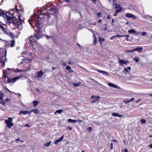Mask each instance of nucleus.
<instances>
[{
	"label": "nucleus",
	"mask_w": 152,
	"mask_h": 152,
	"mask_svg": "<svg viewBox=\"0 0 152 152\" xmlns=\"http://www.w3.org/2000/svg\"><path fill=\"white\" fill-rule=\"evenodd\" d=\"M7 14L8 12H7V14L4 13V11L0 10V16H2L4 18L7 24L12 26H16V24L15 18L12 16H10Z\"/></svg>",
	"instance_id": "obj_1"
},
{
	"label": "nucleus",
	"mask_w": 152,
	"mask_h": 152,
	"mask_svg": "<svg viewBox=\"0 0 152 152\" xmlns=\"http://www.w3.org/2000/svg\"><path fill=\"white\" fill-rule=\"evenodd\" d=\"M19 18V21L17 22L16 19L15 18V20H16V25L15 26H12V25H10V27H12V28H15V27L18 26V27L21 30L22 28V16H21L19 15L18 17Z\"/></svg>",
	"instance_id": "obj_2"
},
{
	"label": "nucleus",
	"mask_w": 152,
	"mask_h": 152,
	"mask_svg": "<svg viewBox=\"0 0 152 152\" xmlns=\"http://www.w3.org/2000/svg\"><path fill=\"white\" fill-rule=\"evenodd\" d=\"M12 118L11 117H9L8 120H6L5 121V123L7 124V127L10 128L11 127L14 126V124L12 123Z\"/></svg>",
	"instance_id": "obj_3"
},
{
	"label": "nucleus",
	"mask_w": 152,
	"mask_h": 152,
	"mask_svg": "<svg viewBox=\"0 0 152 152\" xmlns=\"http://www.w3.org/2000/svg\"><path fill=\"white\" fill-rule=\"evenodd\" d=\"M6 53L7 51H6L5 55L0 56V63L2 64V65L3 66H5V63L7 61V59L6 57Z\"/></svg>",
	"instance_id": "obj_4"
},
{
	"label": "nucleus",
	"mask_w": 152,
	"mask_h": 152,
	"mask_svg": "<svg viewBox=\"0 0 152 152\" xmlns=\"http://www.w3.org/2000/svg\"><path fill=\"white\" fill-rule=\"evenodd\" d=\"M7 80L9 83H14L20 78V76H17L11 78H10L8 77H7Z\"/></svg>",
	"instance_id": "obj_5"
},
{
	"label": "nucleus",
	"mask_w": 152,
	"mask_h": 152,
	"mask_svg": "<svg viewBox=\"0 0 152 152\" xmlns=\"http://www.w3.org/2000/svg\"><path fill=\"white\" fill-rule=\"evenodd\" d=\"M48 11L50 12L49 14H53L54 12H56V7L54 6H53L50 7V9H48ZM48 13L47 12V14H48Z\"/></svg>",
	"instance_id": "obj_6"
},
{
	"label": "nucleus",
	"mask_w": 152,
	"mask_h": 152,
	"mask_svg": "<svg viewBox=\"0 0 152 152\" xmlns=\"http://www.w3.org/2000/svg\"><path fill=\"white\" fill-rule=\"evenodd\" d=\"M43 19V18H41L39 17H37V19L35 20V25H37L38 24L39 26V25L41 24L42 23V22L41 21Z\"/></svg>",
	"instance_id": "obj_7"
},
{
	"label": "nucleus",
	"mask_w": 152,
	"mask_h": 152,
	"mask_svg": "<svg viewBox=\"0 0 152 152\" xmlns=\"http://www.w3.org/2000/svg\"><path fill=\"white\" fill-rule=\"evenodd\" d=\"M22 114H23V115H25L26 114H28V115H30V111L28 110H21L19 113V115H20Z\"/></svg>",
	"instance_id": "obj_8"
},
{
	"label": "nucleus",
	"mask_w": 152,
	"mask_h": 152,
	"mask_svg": "<svg viewBox=\"0 0 152 152\" xmlns=\"http://www.w3.org/2000/svg\"><path fill=\"white\" fill-rule=\"evenodd\" d=\"M119 63L122 64H125L126 65L129 62V61L127 60L124 61L122 59H118Z\"/></svg>",
	"instance_id": "obj_9"
},
{
	"label": "nucleus",
	"mask_w": 152,
	"mask_h": 152,
	"mask_svg": "<svg viewBox=\"0 0 152 152\" xmlns=\"http://www.w3.org/2000/svg\"><path fill=\"white\" fill-rule=\"evenodd\" d=\"M64 135H62L61 137L56 140L54 142V144L55 145H57L59 142L61 141L64 139Z\"/></svg>",
	"instance_id": "obj_10"
},
{
	"label": "nucleus",
	"mask_w": 152,
	"mask_h": 152,
	"mask_svg": "<svg viewBox=\"0 0 152 152\" xmlns=\"http://www.w3.org/2000/svg\"><path fill=\"white\" fill-rule=\"evenodd\" d=\"M108 85L110 87L117 89H119L120 88V87L119 86H118L115 84L111 83H109L108 84Z\"/></svg>",
	"instance_id": "obj_11"
},
{
	"label": "nucleus",
	"mask_w": 152,
	"mask_h": 152,
	"mask_svg": "<svg viewBox=\"0 0 152 152\" xmlns=\"http://www.w3.org/2000/svg\"><path fill=\"white\" fill-rule=\"evenodd\" d=\"M97 71L100 73H102L103 75H106L107 76L110 77V75L107 72L98 69Z\"/></svg>",
	"instance_id": "obj_12"
},
{
	"label": "nucleus",
	"mask_w": 152,
	"mask_h": 152,
	"mask_svg": "<svg viewBox=\"0 0 152 152\" xmlns=\"http://www.w3.org/2000/svg\"><path fill=\"white\" fill-rule=\"evenodd\" d=\"M35 37H34V36H31V37H30L29 39H28V41H29V42L31 44H33L34 42H35Z\"/></svg>",
	"instance_id": "obj_13"
},
{
	"label": "nucleus",
	"mask_w": 152,
	"mask_h": 152,
	"mask_svg": "<svg viewBox=\"0 0 152 152\" xmlns=\"http://www.w3.org/2000/svg\"><path fill=\"white\" fill-rule=\"evenodd\" d=\"M5 32L6 34L9 36L12 39H13L15 38V36L13 35L11 32L7 31H6Z\"/></svg>",
	"instance_id": "obj_14"
},
{
	"label": "nucleus",
	"mask_w": 152,
	"mask_h": 152,
	"mask_svg": "<svg viewBox=\"0 0 152 152\" xmlns=\"http://www.w3.org/2000/svg\"><path fill=\"white\" fill-rule=\"evenodd\" d=\"M126 16L127 18H132L133 19L136 18V17L133 14L131 13H127L126 15Z\"/></svg>",
	"instance_id": "obj_15"
},
{
	"label": "nucleus",
	"mask_w": 152,
	"mask_h": 152,
	"mask_svg": "<svg viewBox=\"0 0 152 152\" xmlns=\"http://www.w3.org/2000/svg\"><path fill=\"white\" fill-rule=\"evenodd\" d=\"M112 115L113 116L118 117L120 118L124 116L123 115H120L118 113H113L112 114Z\"/></svg>",
	"instance_id": "obj_16"
},
{
	"label": "nucleus",
	"mask_w": 152,
	"mask_h": 152,
	"mask_svg": "<svg viewBox=\"0 0 152 152\" xmlns=\"http://www.w3.org/2000/svg\"><path fill=\"white\" fill-rule=\"evenodd\" d=\"M35 27L37 28V29H34V31L36 32L37 34H39L41 28H40L39 27V26L38 24H37V25H35Z\"/></svg>",
	"instance_id": "obj_17"
},
{
	"label": "nucleus",
	"mask_w": 152,
	"mask_h": 152,
	"mask_svg": "<svg viewBox=\"0 0 152 152\" xmlns=\"http://www.w3.org/2000/svg\"><path fill=\"white\" fill-rule=\"evenodd\" d=\"M37 77H41L44 74V72H43L42 70L39 71L37 72Z\"/></svg>",
	"instance_id": "obj_18"
},
{
	"label": "nucleus",
	"mask_w": 152,
	"mask_h": 152,
	"mask_svg": "<svg viewBox=\"0 0 152 152\" xmlns=\"http://www.w3.org/2000/svg\"><path fill=\"white\" fill-rule=\"evenodd\" d=\"M134 51H137L139 52H141L143 50V48L141 47H138L136 48H134Z\"/></svg>",
	"instance_id": "obj_19"
},
{
	"label": "nucleus",
	"mask_w": 152,
	"mask_h": 152,
	"mask_svg": "<svg viewBox=\"0 0 152 152\" xmlns=\"http://www.w3.org/2000/svg\"><path fill=\"white\" fill-rule=\"evenodd\" d=\"M91 98L94 99V100H95L96 101H98L100 98V97L99 96H95L93 95L91 96Z\"/></svg>",
	"instance_id": "obj_20"
},
{
	"label": "nucleus",
	"mask_w": 152,
	"mask_h": 152,
	"mask_svg": "<svg viewBox=\"0 0 152 152\" xmlns=\"http://www.w3.org/2000/svg\"><path fill=\"white\" fill-rule=\"evenodd\" d=\"M32 112H34V113L37 114L39 113V111L37 109H32L30 110L31 114Z\"/></svg>",
	"instance_id": "obj_21"
},
{
	"label": "nucleus",
	"mask_w": 152,
	"mask_h": 152,
	"mask_svg": "<svg viewBox=\"0 0 152 152\" xmlns=\"http://www.w3.org/2000/svg\"><path fill=\"white\" fill-rule=\"evenodd\" d=\"M68 121L69 122L75 123L77 121L75 120H72L71 119L69 118L68 119Z\"/></svg>",
	"instance_id": "obj_22"
},
{
	"label": "nucleus",
	"mask_w": 152,
	"mask_h": 152,
	"mask_svg": "<svg viewBox=\"0 0 152 152\" xmlns=\"http://www.w3.org/2000/svg\"><path fill=\"white\" fill-rule=\"evenodd\" d=\"M128 32L129 34H133L134 33H136L135 31L133 29H131L129 30Z\"/></svg>",
	"instance_id": "obj_23"
},
{
	"label": "nucleus",
	"mask_w": 152,
	"mask_h": 152,
	"mask_svg": "<svg viewBox=\"0 0 152 152\" xmlns=\"http://www.w3.org/2000/svg\"><path fill=\"white\" fill-rule=\"evenodd\" d=\"M38 102L36 100H34L32 102L34 104V107H36L38 104Z\"/></svg>",
	"instance_id": "obj_24"
},
{
	"label": "nucleus",
	"mask_w": 152,
	"mask_h": 152,
	"mask_svg": "<svg viewBox=\"0 0 152 152\" xmlns=\"http://www.w3.org/2000/svg\"><path fill=\"white\" fill-rule=\"evenodd\" d=\"M51 142V141L47 142L44 144V145L45 147L49 146L50 145Z\"/></svg>",
	"instance_id": "obj_25"
},
{
	"label": "nucleus",
	"mask_w": 152,
	"mask_h": 152,
	"mask_svg": "<svg viewBox=\"0 0 152 152\" xmlns=\"http://www.w3.org/2000/svg\"><path fill=\"white\" fill-rule=\"evenodd\" d=\"M122 10V8H121L119 9H117L115 11V12H116V13H118V12H121Z\"/></svg>",
	"instance_id": "obj_26"
},
{
	"label": "nucleus",
	"mask_w": 152,
	"mask_h": 152,
	"mask_svg": "<svg viewBox=\"0 0 152 152\" xmlns=\"http://www.w3.org/2000/svg\"><path fill=\"white\" fill-rule=\"evenodd\" d=\"M63 111V110H57L55 112V114H56L57 113H58L59 114H60Z\"/></svg>",
	"instance_id": "obj_27"
},
{
	"label": "nucleus",
	"mask_w": 152,
	"mask_h": 152,
	"mask_svg": "<svg viewBox=\"0 0 152 152\" xmlns=\"http://www.w3.org/2000/svg\"><path fill=\"white\" fill-rule=\"evenodd\" d=\"M115 5H116V6L115 7V9H118L122 8V7H121L120 5L119 4H117L116 3L115 4Z\"/></svg>",
	"instance_id": "obj_28"
},
{
	"label": "nucleus",
	"mask_w": 152,
	"mask_h": 152,
	"mask_svg": "<svg viewBox=\"0 0 152 152\" xmlns=\"http://www.w3.org/2000/svg\"><path fill=\"white\" fill-rule=\"evenodd\" d=\"M15 40H12L11 41V47H12L14 46L15 45Z\"/></svg>",
	"instance_id": "obj_29"
},
{
	"label": "nucleus",
	"mask_w": 152,
	"mask_h": 152,
	"mask_svg": "<svg viewBox=\"0 0 152 152\" xmlns=\"http://www.w3.org/2000/svg\"><path fill=\"white\" fill-rule=\"evenodd\" d=\"M99 40L100 43H101L104 41V39L101 38L100 37H99Z\"/></svg>",
	"instance_id": "obj_30"
},
{
	"label": "nucleus",
	"mask_w": 152,
	"mask_h": 152,
	"mask_svg": "<svg viewBox=\"0 0 152 152\" xmlns=\"http://www.w3.org/2000/svg\"><path fill=\"white\" fill-rule=\"evenodd\" d=\"M134 49H133L132 50H125V52L126 53H131V52H134Z\"/></svg>",
	"instance_id": "obj_31"
},
{
	"label": "nucleus",
	"mask_w": 152,
	"mask_h": 152,
	"mask_svg": "<svg viewBox=\"0 0 152 152\" xmlns=\"http://www.w3.org/2000/svg\"><path fill=\"white\" fill-rule=\"evenodd\" d=\"M11 11H12V12H8V14H11V16H13L12 15V14H13L14 13V10H13V9H12L11 10Z\"/></svg>",
	"instance_id": "obj_32"
},
{
	"label": "nucleus",
	"mask_w": 152,
	"mask_h": 152,
	"mask_svg": "<svg viewBox=\"0 0 152 152\" xmlns=\"http://www.w3.org/2000/svg\"><path fill=\"white\" fill-rule=\"evenodd\" d=\"M134 60L136 62H137L139 61L140 58H137L136 57L135 58H134Z\"/></svg>",
	"instance_id": "obj_33"
},
{
	"label": "nucleus",
	"mask_w": 152,
	"mask_h": 152,
	"mask_svg": "<svg viewBox=\"0 0 152 152\" xmlns=\"http://www.w3.org/2000/svg\"><path fill=\"white\" fill-rule=\"evenodd\" d=\"M38 34H35L34 35V36H33L34 37H35V38H36L37 39H39L40 38V37L38 36Z\"/></svg>",
	"instance_id": "obj_34"
},
{
	"label": "nucleus",
	"mask_w": 152,
	"mask_h": 152,
	"mask_svg": "<svg viewBox=\"0 0 152 152\" xmlns=\"http://www.w3.org/2000/svg\"><path fill=\"white\" fill-rule=\"evenodd\" d=\"M3 94H2V93H0V100L2 99L3 97Z\"/></svg>",
	"instance_id": "obj_35"
},
{
	"label": "nucleus",
	"mask_w": 152,
	"mask_h": 152,
	"mask_svg": "<svg viewBox=\"0 0 152 152\" xmlns=\"http://www.w3.org/2000/svg\"><path fill=\"white\" fill-rule=\"evenodd\" d=\"M80 85V83H74L73 84V86H75V87H77L79 86Z\"/></svg>",
	"instance_id": "obj_36"
},
{
	"label": "nucleus",
	"mask_w": 152,
	"mask_h": 152,
	"mask_svg": "<svg viewBox=\"0 0 152 152\" xmlns=\"http://www.w3.org/2000/svg\"><path fill=\"white\" fill-rule=\"evenodd\" d=\"M66 69L70 71L71 69V67L69 66H67L66 67Z\"/></svg>",
	"instance_id": "obj_37"
},
{
	"label": "nucleus",
	"mask_w": 152,
	"mask_h": 152,
	"mask_svg": "<svg viewBox=\"0 0 152 152\" xmlns=\"http://www.w3.org/2000/svg\"><path fill=\"white\" fill-rule=\"evenodd\" d=\"M146 122V121L145 119H142L141 120V122L142 124H144Z\"/></svg>",
	"instance_id": "obj_38"
},
{
	"label": "nucleus",
	"mask_w": 152,
	"mask_h": 152,
	"mask_svg": "<svg viewBox=\"0 0 152 152\" xmlns=\"http://www.w3.org/2000/svg\"><path fill=\"white\" fill-rule=\"evenodd\" d=\"M129 72V71H128L127 70V69L126 68H125L124 69V73H126V72Z\"/></svg>",
	"instance_id": "obj_39"
},
{
	"label": "nucleus",
	"mask_w": 152,
	"mask_h": 152,
	"mask_svg": "<svg viewBox=\"0 0 152 152\" xmlns=\"http://www.w3.org/2000/svg\"><path fill=\"white\" fill-rule=\"evenodd\" d=\"M134 99V98H132L130 100H127V103H129L131 101H133Z\"/></svg>",
	"instance_id": "obj_40"
},
{
	"label": "nucleus",
	"mask_w": 152,
	"mask_h": 152,
	"mask_svg": "<svg viewBox=\"0 0 152 152\" xmlns=\"http://www.w3.org/2000/svg\"><path fill=\"white\" fill-rule=\"evenodd\" d=\"M92 130V128L91 127H88L87 129V131L89 132H91Z\"/></svg>",
	"instance_id": "obj_41"
},
{
	"label": "nucleus",
	"mask_w": 152,
	"mask_h": 152,
	"mask_svg": "<svg viewBox=\"0 0 152 152\" xmlns=\"http://www.w3.org/2000/svg\"><path fill=\"white\" fill-rule=\"evenodd\" d=\"M0 28H1L2 29L3 31H4V32L6 31L5 29L4 28V27L0 25Z\"/></svg>",
	"instance_id": "obj_42"
},
{
	"label": "nucleus",
	"mask_w": 152,
	"mask_h": 152,
	"mask_svg": "<svg viewBox=\"0 0 152 152\" xmlns=\"http://www.w3.org/2000/svg\"><path fill=\"white\" fill-rule=\"evenodd\" d=\"M147 34V33L145 32H143L142 33V35L143 36H145Z\"/></svg>",
	"instance_id": "obj_43"
},
{
	"label": "nucleus",
	"mask_w": 152,
	"mask_h": 152,
	"mask_svg": "<svg viewBox=\"0 0 152 152\" xmlns=\"http://www.w3.org/2000/svg\"><path fill=\"white\" fill-rule=\"evenodd\" d=\"M115 36L116 37H124V36H123L122 35H120L119 34L115 35Z\"/></svg>",
	"instance_id": "obj_44"
},
{
	"label": "nucleus",
	"mask_w": 152,
	"mask_h": 152,
	"mask_svg": "<svg viewBox=\"0 0 152 152\" xmlns=\"http://www.w3.org/2000/svg\"><path fill=\"white\" fill-rule=\"evenodd\" d=\"M27 127L28 128H29L30 127V126L28 124H26L25 125L23 126L24 127Z\"/></svg>",
	"instance_id": "obj_45"
},
{
	"label": "nucleus",
	"mask_w": 152,
	"mask_h": 152,
	"mask_svg": "<svg viewBox=\"0 0 152 152\" xmlns=\"http://www.w3.org/2000/svg\"><path fill=\"white\" fill-rule=\"evenodd\" d=\"M117 37H116L115 36V35H114V36H112V37H111V38H110V39H115Z\"/></svg>",
	"instance_id": "obj_46"
},
{
	"label": "nucleus",
	"mask_w": 152,
	"mask_h": 152,
	"mask_svg": "<svg viewBox=\"0 0 152 152\" xmlns=\"http://www.w3.org/2000/svg\"><path fill=\"white\" fill-rule=\"evenodd\" d=\"M97 15L98 16L99 18L101 16L100 15H101V13L100 12H98Z\"/></svg>",
	"instance_id": "obj_47"
},
{
	"label": "nucleus",
	"mask_w": 152,
	"mask_h": 152,
	"mask_svg": "<svg viewBox=\"0 0 152 152\" xmlns=\"http://www.w3.org/2000/svg\"><path fill=\"white\" fill-rule=\"evenodd\" d=\"M67 63L68 64H73V63H72L71 62V61L70 60H69L67 61Z\"/></svg>",
	"instance_id": "obj_48"
},
{
	"label": "nucleus",
	"mask_w": 152,
	"mask_h": 152,
	"mask_svg": "<svg viewBox=\"0 0 152 152\" xmlns=\"http://www.w3.org/2000/svg\"><path fill=\"white\" fill-rule=\"evenodd\" d=\"M20 70H19V69H15V72H20Z\"/></svg>",
	"instance_id": "obj_49"
},
{
	"label": "nucleus",
	"mask_w": 152,
	"mask_h": 152,
	"mask_svg": "<svg viewBox=\"0 0 152 152\" xmlns=\"http://www.w3.org/2000/svg\"><path fill=\"white\" fill-rule=\"evenodd\" d=\"M96 38H95V39L94 40V45H96Z\"/></svg>",
	"instance_id": "obj_50"
},
{
	"label": "nucleus",
	"mask_w": 152,
	"mask_h": 152,
	"mask_svg": "<svg viewBox=\"0 0 152 152\" xmlns=\"http://www.w3.org/2000/svg\"><path fill=\"white\" fill-rule=\"evenodd\" d=\"M111 141H112V142H117V141L116 140H111Z\"/></svg>",
	"instance_id": "obj_51"
},
{
	"label": "nucleus",
	"mask_w": 152,
	"mask_h": 152,
	"mask_svg": "<svg viewBox=\"0 0 152 152\" xmlns=\"http://www.w3.org/2000/svg\"><path fill=\"white\" fill-rule=\"evenodd\" d=\"M15 140L17 142V143H18V142L20 140L19 139H16Z\"/></svg>",
	"instance_id": "obj_52"
},
{
	"label": "nucleus",
	"mask_w": 152,
	"mask_h": 152,
	"mask_svg": "<svg viewBox=\"0 0 152 152\" xmlns=\"http://www.w3.org/2000/svg\"><path fill=\"white\" fill-rule=\"evenodd\" d=\"M46 37L48 39H49L50 38H51L52 37L50 36H48V35H46Z\"/></svg>",
	"instance_id": "obj_53"
},
{
	"label": "nucleus",
	"mask_w": 152,
	"mask_h": 152,
	"mask_svg": "<svg viewBox=\"0 0 152 152\" xmlns=\"http://www.w3.org/2000/svg\"><path fill=\"white\" fill-rule=\"evenodd\" d=\"M63 65L64 66H66V62L63 63Z\"/></svg>",
	"instance_id": "obj_54"
},
{
	"label": "nucleus",
	"mask_w": 152,
	"mask_h": 152,
	"mask_svg": "<svg viewBox=\"0 0 152 152\" xmlns=\"http://www.w3.org/2000/svg\"><path fill=\"white\" fill-rule=\"evenodd\" d=\"M68 129L70 130H72V127L70 126H68Z\"/></svg>",
	"instance_id": "obj_55"
},
{
	"label": "nucleus",
	"mask_w": 152,
	"mask_h": 152,
	"mask_svg": "<svg viewBox=\"0 0 152 152\" xmlns=\"http://www.w3.org/2000/svg\"><path fill=\"white\" fill-rule=\"evenodd\" d=\"M127 69V70H128V71H129V72L130 71V70H131V69L130 67H128Z\"/></svg>",
	"instance_id": "obj_56"
},
{
	"label": "nucleus",
	"mask_w": 152,
	"mask_h": 152,
	"mask_svg": "<svg viewBox=\"0 0 152 152\" xmlns=\"http://www.w3.org/2000/svg\"><path fill=\"white\" fill-rule=\"evenodd\" d=\"M36 90L37 91V92H40V90L38 88H37L36 89Z\"/></svg>",
	"instance_id": "obj_57"
},
{
	"label": "nucleus",
	"mask_w": 152,
	"mask_h": 152,
	"mask_svg": "<svg viewBox=\"0 0 152 152\" xmlns=\"http://www.w3.org/2000/svg\"><path fill=\"white\" fill-rule=\"evenodd\" d=\"M0 104H2L3 105H4L5 103V102H0Z\"/></svg>",
	"instance_id": "obj_58"
},
{
	"label": "nucleus",
	"mask_w": 152,
	"mask_h": 152,
	"mask_svg": "<svg viewBox=\"0 0 152 152\" xmlns=\"http://www.w3.org/2000/svg\"><path fill=\"white\" fill-rule=\"evenodd\" d=\"M94 3H96V0H91Z\"/></svg>",
	"instance_id": "obj_59"
},
{
	"label": "nucleus",
	"mask_w": 152,
	"mask_h": 152,
	"mask_svg": "<svg viewBox=\"0 0 152 152\" xmlns=\"http://www.w3.org/2000/svg\"><path fill=\"white\" fill-rule=\"evenodd\" d=\"M77 121L79 122V123H81L82 122V120H77Z\"/></svg>",
	"instance_id": "obj_60"
},
{
	"label": "nucleus",
	"mask_w": 152,
	"mask_h": 152,
	"mask_svg": "<svg viewBox=\"0 0 152 152\" xmlns=\"http://www.w3.org/2000/svg\"><path fill=\"white\" fill-rule=\"evenodd\" d=\"M124 37H126L127 38H128L129 37V35H124Z\"/></svg>",
	"instance_id": "obj_61"
},
{
	"label": "nucleus",
	"mask_w": 152,
	"mask_h": 152,
	"mask_svg": "<svg viewBox=\"0 0 152 152\" xmlns=\"http://www.w3.org/2000/svg\"><path fill=\"white\" fill-rule=\"evenodd\" d=\"M149 146L150 147V148H152V144H150L149 145Z\"/></svg>",
	"instance_id": "obj_62"
},
{
	"label": "nucleus",
	"mask_w": 152,
	"mask_h": 152,
	"mask_svg": "<svg viewBox=\"0 0 152 152\" xmlns=\"http://www.w3.org/2000/svg\"><path fill=\"white\" fill-rule=\"evenodd\" d=\"M124 152H128V151L127 148L125 149L124 150Z\"/></svg>",
	"instance_id": "obj_63"
},
{
	"label": "nucleus",
	"mask_w": 152,
	"mask_h": 152,
	"mask_svg": "<svg viewBox=\"0 0 152 152\" xmlns=\"http://www.w3.org/2000/svg\"><path fill=\"white\" fill-rule=\"evenodd\" d=\"M107 27H106L105 28H104L103 29L104 31H106L107 30Z\"/></svg>",
	"instance_id": "obj_64"
}]
</instances>
